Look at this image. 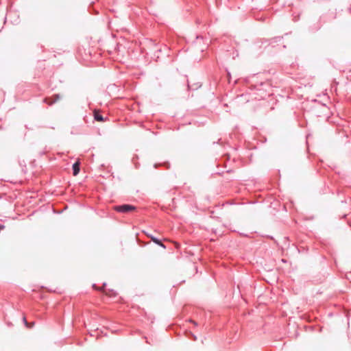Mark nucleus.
Wrapping results in <instances>:
<instances>
[{
    "label": "nucleus",
    "mask_w": 351,
    "mask_h": 351,
    "mask_svg": "<svg viewBox=\"0 0 351 351\" xmlns=\"http://www.w3.org/2000/svg\"><path fill=\"white\" fill-rule=\"evenodd\" d=\"M136 209V207L129 204L114 206V210L120 213H130Z\"/></svg>",
    "instance_id": "1"
},
{
    "label": "nucleus",
    "mask_w": 351,
    "mask_h": 351,
    "mask_svg": "<svg viewBox=\"0 0 351 351\" xmlns=\"http://www.w3.org/2000/svg\"><path fill=\"white\" fill-rule=\"evenodd\" d=\"M23 322L25 324V322H27L25 317H23Z\"/></svg>",
    "instance_id": "7"
},
{
    "label": "nucleus",
    "mask_w": 351,
    "mask_h": 351,
    "mask_svg": "<svg viewBox=\"0 0 351 351\" xmlns=\"http://www.w3.org/2000/svg\"><path fill=\"white\" fill-rule=\"evenodd\" d=\"M3 229V226L0 225V231Z\"/></svg>",
    "instance_id": "8"
},
{
    "label": "nucleus",
    "mask_w": 351,
    "mask_h": 351,
    "mask_svg": "<svg viewBox=\"0 0 351 351\" xmlns=\"http://www.w3.org/2000/svg\"><path fill=\"white\" fill-rule=\"evenodd\" d=\"M94 118L97 121H104V119L100 114L99 111L95 110H94Z\"/></svg>",
    "instance_id": "4"
},
{
    "label": "nucleus",
    "mask_w": 351,
    "mask_h": 351,
    "mask_svg": "<svg viewBox=\"0 0 351 351\" xmlns=\"http://www.w3.org/2000/svg\"><path fill=\"white\" fill-rule=\"evenodd\" d=\"M151 239L156 244L162 246V247L165 248V246L161 243V241L160 240H158V239L154 237H151Z\"/></svg>",
    "instance_id": "5"
},
{
    "label": "nucleus",
    "mask_w": 351,
    "mask_h": 351,
    "mask_svg": "<svg viewBox=\"0 0 351 351\" xmlns=\"http://www.w3.org/2000/svg\"><path fill=\"white\" fill-rule=\"evenodd\" d=\"M60 99V97L58 95H54L51 98H46L45 99V102H46L49 105H52L53 103H55L56 101H58Z\"/></svg>",
    "instance_id": "2"
},
{
    "label": "nucleus",
    "mask_w": 351,
    "mask_h": 351,
    "mask_svg": "<svg viewBox=\"0 0 351 351\" xmlns=\"http://www.w3.org/2000/svg\"><path fill=\"white\" fill-rule=\"evenodd\" d=\"M80 163L79 161H77L76 162H75L73 165V176H77L79 172H80Z\"/></svg>",
    "instance_id": "3"
},
{
    "label": "nucleus",
    "mask_w": 351,
    "mask_h": 351,
    "mask_svg": "<svg viewBox=\"0 0 351 351\" xmlns=\"http://www.w3.org/2000/svg\"><path fill=\"white\" fill-rule=\"evenodd\" d=\"M25 326L29 328H32L34 326V322H25Z\"/></svg>",
    "instance_id": "6"
},
{
    "label": "nucleus",
    "mask_w": 351,
    "mask_h": 351,
    "mask_svg": "<svg viewBox=\"0 0 351 351\" xmlns=\"http://www.w3.org/2000/svg\"><path fill=\"white\" fill-rule=\"evenodd\" d=\"M195 325H196V322L194 321H191Z\"/></svg>",
    "instance_id": "9"
}]
</instances>
